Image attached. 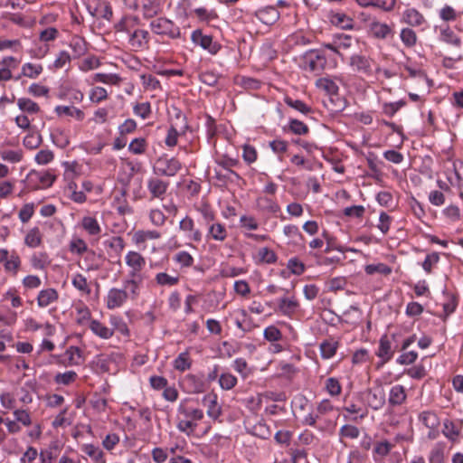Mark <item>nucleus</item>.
Wrapping results in <instances>:
<instances>
[{"label":"nucleus","instance_id":"1","mask_svg":"<svg viewBox=\"0 0 463 463\" xmlns=\"http://www.w3.org/2000/svg\"><path fill=\"white\" fill-rule=\"evenodd\" d=\"M125 263L128 268V278L122 284L128 288L133 298L139 296L141 285L145 279L143 269L146 261L145 257L136 250H128L125 255Z\"/></svg>","mask_w":463,"mask_h":463},{"label":"nucleus","instance_id":"2","mask_svg":"<svg viewBox=\"0 0 463 463\" xmlns=\"http://www.w3.org/2000/svg\"><path fill=\"white\" fill-rule=\"evenodd\" d=\"M204 417L203 411L189 400H183L177 407L176 428L186 436H193L197 429L198 422Z\"/></svg>","mask_w":463,"mask_h":463},{"label":"nucleus","instance_id":"3","mask_svg":"<svg viewBox=\"0 0 463 463\" xmlns=\"http://www.w3.org/2000/svg\"><path fill=\"white\" fill-rule=\"evenodd\" d=\"M33 393L24 387H17L0 393V404L4 414L16 411H29L27 406L33 402Z\"/></svg>","mask_w":463,"mask_h":463},{"label":"nucleus","instance_id":"4","mask_svg":"<svg viewBox=\"0 0 463 463\" xmlns=\"http://www.w3.org/2000/svg\"><path fill=\"white\" fill-rule=\"evenodd\" d=\"M337 61L335 58L327 57L323 50H309L301 58L300 67L307 72L320 75L326 68H335Z\"/></svg>","mask_w":463,"mask_h":463},{"label":"nucleus","instance_id":"5","mask_svg":"<svg viewBox=\"0 0 463 463\" xmlns=\"http://www.w3.org/2000/svg\"><path fill=\"white\" fill-rule=\"evenodd\" d=\"M334 405L328 399L320 401L314 411L308 413L302 420V424L316 428L319 431H326L334 426V421L326 418L334 411Z\"/></svg>","mask_w":463,"mask_h":463},{"label":"nucleus","instance_id":"6","mask_svg":"<svg viewBox=\"0 0 463 463\" xmlns=\"http://www.w3.org/2000/svg\"><path fill=\"white\" fill-rule=\"evenodd\" d=\"M404 79L410 80L411 87L420 93L429 94L433 87L432 80L429 79L425 71L407 65L404 67Z\"/></svg>","mask_w":463,"mask_h":463},{"label":"nucleus","instance_id":"7","mask_svg":"<svg viewBox=\"0 0 463 463\" xmlns=\"http://www.w3.org/2000/svg\"><path fill=\"white\" fill-rule=\"evenodd\" d=\"M285 295L276 299L275 312L289 319H295L300 311V302L294 293L283 289Z\"/></svg>","mask_w":463,"mask_h":463},{"label":"nucleus","instance_id":"8","mask_svg":"<svg viewBox=\"0 0 463 463\" xmlns=\"http://www.w3.org/2000/svg\"><path fill=\"white\" fill-rule=\"evenodd\" d=\"M22 267V259L14 250L0 249V273L16 277Z\"/></svg>","mask_w":463,"mask_h":463},{"label":"nucleus","instance_id":"9","mask_svg":"<svg viewBox=\"0 0 463 463\" xmlns=\"http://www.w3.org/2000/svg\"><path fill=\"white\" fill-rule=\"evenodd\" d=\"M182 169V163L176 157L164 155L156 159L153 172L158 176L174 177Z\"/></svg>","mask_w":463,"mask_h":463},{"label":"nucleus","instance_id":"10","mask_svg":"<svg viewBox=\"0 0 463 463\" xmlns=\"http://www.w3.org/2000/svg\"><path fill=\"white\" fill-rule=\"evenodd\" d=\"M151 31L158 35H165L171 39H178L181 37V30L173 21L158 17L151 21Z\"/></svg>","mask_w":463,"mask_h":463},{"label":"nucleus","instance_id":"11","mask_svg":"<svg viewBox=\"0 0 463 463\" xmlns=\"http://www.w3.org/2000/svg\"><path fill=\"white\" fill-rule=\"evenodd\" d=\"M129 298L132 299L137 298H133L128 288L123 285L122 288H111L109 289L106 297L104 298V302L108 309L113 310L122 307Z\"/></svg>","mask_w":463,"mask_h":463},{"label":"nucleus","instance_id":"12","mask_svg":"<svg viewBox=\"0 0 463 463\" xmlns=\"http://www.w3.org/2000/svg\"><path fill=\"white\" fill-rule=\"evenodd\" d=\"M14 419L4 418L3 424L5 425L9 434H17L22 431V427H30L33 423L30 411H14Z\"/></svg>","mask_w":463,"mask_h":463},{"label":"nucleus","instance_id":"13","mask_svg":"<svg viewBox=\"0 0 463 463\" xmlns=\"http://www.w3.org/2000/svg\"><path fill=\"white\" fill-rule=\"evenodd\" d=\"M400 23L406 24L408 27L421 29L428 24L424 14L413 6L404 8L400 16Z\"/></svg>","mask_w":463,"mask_h":463},{"label":"nucleus","instance_id":"14","mask_svg":"<svg viewBox=\"0 0 463 463\" xmlns=\"http://www.w3.org/2000/svg\"><path fill=\"white\" fill-rule=\"evenodd\" d=\"M55 179V175L50 171L32 170L27 175L28 184L30 187L34 190L51 187Z\"/></svg>","mask_w":463,"mask_h":463},{"label":"nucleus","instance_id":"15","mask_svg":"<svg viewBox=\"0 0 463 463\" xmlns=\"http://www.w3.org/2000/svg\"><path fill=\"white\" fill-rule=\"evenodd\" d=\"M84 362L82 350L77 346H69L62 354L56 356V363L64 367L80 365Z\"/></svg>","mask_w":463,"mask_h":463},{"label":"nucleus","instance_id":"16","mask_svg":"<svg viewBox=\"0 0 463 463\" xmlns=\"http://www.w3.org/2000/svg\"><path fill=\"white\" fill-rule=\"evenodd\" d=\"M191 41L212 55L217 54L222 49V45L218 42L213 41V36L203 34L201 29H196L192 32Z\"/></svg>","mask_w":463,"mask_h":463},{"label":"nucleus","instance_id":"17","mask_svg":"<svg viewBox=\"0 0 463 463\" xmlns=\"http://www.w3.org/2000/svg\"><path fill=\"white\" fill-rule=\"evenodd\" d=\"M79 226L86 232L93 243H97L101 238L102 228L95 216H83L79 222Z\"/></svg>","mask_w":463,"mask_h":463},{"label":"nucleus","instance_id":"18","mask_svg":"<svg viewBox=\"0 0 463 463\" xmlns=\"http://www.w3.org/2000/svg\"><path fill=\"white\" fill-rule=\"evenodd\" d=\"M170 186V182L162 179L160 176H150L146 180V189L150 194V199L164 200L167 190Z\"/></svg>","mask_w":463,"mask_h":463},{"label":"nucleus","instance_id":"19","mask_svg":"<svg viewBox=\"0 0 463 463\" xmlns=\"http://www.w3.org/2000/svg\"><path fill=\"white\" fill-rule=\"evenodd\" d=\"M463 420H443L442 434L451 443H458L462 438Z\"/></svg>","mask_w":463,"mask_h":463},{"label":"nucleus","instance_id":"20","mask_svg":"<svg viewBox=\"0 0 463 463\" xmlns=\"http://www.w3.org/2000/svg\"><path fill=\"white\" fill-rule=\"evenodd\" d=\"M368 33L377 40H386L394 36V25L373 20L369 24Z\"/></svg>","mask_w":463,"mask_h":463},{"label":"nucleus","instance_id":"21","mask_svg":"<svg viewBox=\"0 0 463 463\" xmlns=\"http://www.w3.org/2000/svg\"><path fill=\"white\" fill-rule=\"evenodd\" d=\"M395 334L391 335V336L383 335L379 340L375 354L382 360L383 364L390 362L394 355L395 348L392 346V341H395Z\"/></svg>","mask_w":463,"mask_h":463},{"label":"nucleus","instance_id":"22","mask_svg":"<svg viewBox=\"0 0 463 463\" xmlns=\"http://www.w3.org/2000/svg\"><path fill=\"white\" fill-rule=\"evenodd\" d=\"M365 402L373 411L381 410L385 402V392L382 386L368 388L365 392Z\"/></svg>","mask_w":463,"mask_h":463},{"label":"nucleus","instance_id":"23","mask_svg":"<svg viewBox=\"0 0 463 463\" xmlns=\"http://www.w3.org/2000/svg\"><path fill=\"white\" fill-rule=\"evenodd\" d=\"M178 228L190 241L200 242L203 239L202 232L195 227L194 219L189 215L179 222Z\"/></svg>","mask_w":463,"mask_h":463},{"label":"nucleus","instance_id":"24","mask_svg":"<svg viewBox=\"0 0 463 463\" xmlns=\"http://www.w3.org/2000/svg\"><path fill=\"white\" fill-rule=\"evenodd\" d=\"M253 16L264 25L271 26L279 21L280 14L275 6L267 5L256 10Z\"/></svg>","mask_w":463,"mask_h":463},{"label":"nucleus","instance_id":"25","mask_svg":"<svg viewBox=\"0 0 463 463\" xmlns=\"http://www.w3.org/2000/svg\"><path fill=\"white\" fill-rule=\"evenodd\" d=\"M372 60L364 55L353 54L349 59V65L357 73L365 76L373 75Z\"/></svg>","mask_w":463,"mask_h":463},{"label":"nucleus","instance_id":"26","mask_svg":"<svg viewBox=\"0 0 463 463\" xmlns=\"http://www.w3.org/2000/svg\"><path fill=\"white\" fill-rule=\"evenodd\" d=\"M206 240L223 242L228 238V230L224 223L215 221L206 226Z\"/></svg>","mask_w":463,"mask_h":463},{"label":"nucleus","instance_id":"27","mask_svg":"<svg viewBox=\"0 0 463 463\" xmlns=\"http://www.w3.org/2000/svg\"><path fill=\"white\" fill-rule=\"evenodd\" d=\"M336 81H342L341 76H326L318 78L315 85L317 89L325 91L328 95H337L339 92V87Z\"/></svg>","mask_w":463,"mask_h":463},{"label":"nucleus","instance_id":"28","mask_svg":"<svg viewBox=\"0 0 463 463\" xmlns=\"http://www.w3.org/2000/svg\"><path fill=\"white\" fill-rule=\"evenodd\" d=\"M69 250L72 254L79 256L86 254V260H89V257H91L92 259L97 257V253L93 250L89 249L87 242L79 237H74L71 239L69 244Z\"/></svg>","mask_w":463,"mask_h":463},{"label":"nucleus","instance_id":"29","mask_svg":"<svg viewBox=\"0 0 463 463\" xmlns=\"http://www.w3.org/2000/svg\"><path fill=\"white\" fill-rule=\"evenodd\" d=\"M340 340L335 337H328L324 339L319 344L321 358L324 360H329L333 358L336 354L337 350L340 347Z\"/></svg>","mask_w":463,"mask_h":463},{"label":"nucleus","instance_id":"30","mask_svg":"<svg viewBox=\"0 0 463 463\" xmlns=\"http://www.w3.org/2000/svg\"><path fill=\"white\" fill-rule=\"evenodd\" d=\"M395 447L394 443L390 442L387 439L376 440L373 448V459L374 462H382Z\"/></svg>","mask_w":463,"mask_h":463},{"label":"nucleus","instance_id":"31","mask_svg":"<svg viewBox=\"0 0 463 463\" xmlns=\"http://www.w3.org/2000/svg\"><path fill=\"white\" fill-rule=\"evenodd\" d=\"M184 388L190 393H200L205 389V383L203 379L195 374H186L182 382Z\"/></svg>","mask_w":463,"mask_h":463},{"label":"nucleus","instance_id":"32","mask_svg":"<svg viewBox=\"0 0 463 463\" xmlns=\"http://www.w3.org/2000/svg\"><path fill=\"white\" fill-rule=\"evenodd\" d=\"M133 51L137 52L148 47L149 33L146 30H135L128 41Z\"/></svg>","mask_w":463,"mask_h":463},{"label":"nucleus","instance_id":"33","mask_svg":"<svg viewBox=\"0 0 463 463\" xmlns=\"http://www.w3.org/2000/svg\"><path fill=\"white\" fill-rule=\"evenodd\" d=\"M203 404L207 409V415L213 420H217L222 414L221 406L218 404V396L214 392H209L203 398Z\"/></svg>","mask_w":463,"mask_h":463},{"label":"nucleus","instance_id":"34","mask_svg":"<svg viewBox=\"0 0 463 463\" xmlns=\"http://www.w3.org/2000/svg\"><path fill=\"white\" fill-rule=\"evenodd\" d=\"M407 400L406 388L402 384L393 385L389 392L388 403L391 407L401 406Z\"/></svg>","mask_w":463,"mask_h":463},{"label":"nucleus","instance_id":"35","mask_svg":"<svg viewBox=\"0 0 463 463\" xmlns=\"http://www.w3.org/2000/svg\"><path fill=\"white\" fill-rule=\"evenodd\" d=\"M58 299L59 293L52 288H47L40 290L36 298L37 305L41 308L47 307L48 306L57 302Z\"/></svg>","mask_w":463,"mask_h":463},{"label":"nucleus","instance_id":"36","mask_svg":"<svg viewBox=\"0 0 463 463\" xmlns=\"http://www.w3.org/2000/svg\"><path fill=\"white\" fill-rule=\"evenodd\" d=\"M439 39L440 42L457 48L462 44L461 38L449 25L439 27Z\"/></svg>","mask_w":463,"mask_h":463},{"label":"nucleus","instance_id":"37","mask_svg":"<svg viewBox=\"0 0 463 463\" xmlns=\"http://www.w3.org/2000/svg\"><path fill=\"white\" fill-rule=\"evenodd\" d=\"M361 7H373L384 12H391L393 10L396 0H354Z\"/></svg>","mask_w":463,"mask_h":463},{"label":"nucleus","instance_id":"38","mask_svg":"<svg viewBox=\"0 0 463 463\" xmlns=\"http://www.w3.org/2000/svg\"><path fill=\"white\" fill-rule=\"evenodd\" d=\"M43 66L41 63L25 62L21 68V73L15 77L14 80H18L22 77L35 80L43 73Z\"/></svg>","mask_w":463,"mask_h":463},{"label":"nucleus","instance_id":"39","mask_svg":"<svg viewBox=\"0 0 463 463\" xmlns=\"http://www.w3.org/2000/svg\"><path fill=\"white\" fill-rule=\"evenodd\" d=\"M29 261L31 267L35 270H45L51 264L49 255L45 251L33 252Z\"/></svg>","mask_w":463,"mask_h":463},{"label":"nucleus","instance_id":"40","mask_svg":"<svg viewBox=\"0 0 463 463\" xmlns=\"http://www.w3.org/2000/svg\"><path fill=\"white\" fill-rule=\"evenodd\" d=\"M89 328L96 336L101 339L108 340L113 336V329H110L98 319L90 320Z\"/></svg>","mask_w":463,"mask_h":463},{"label":"nucleus","instance_id":"41","mask_svg":"<svg viewBox=\"0 0 463 463\" xmlns=\"http://www.w3.org/2000/svg\"><path fill=\"white\" fill-rule=\"evenodd\" d=\"M330 23L341 29H353L354 28V20L349 15L340 13V12H333L329 14Z\"/></svg>","mask_w":463,"mask_h":463},{"label":"nucleus","instance_id":"42","mask_svg":"<svg viewBox=\"0 0 463 463\" xmlns=\"http://www.w3.org/2000/svg\"><path fill=\"white\" fill-rule=\"evenodd\" d=\"M253 259L258 264H274L278 257L273 250L268 247H262L258 250Z\"/></svg>","mask_w":463,"mask_h":463},{"label":"nucleus","instance_id":"43","mask_svg":"<svg viewBox=\"0 0 463 463\" xmlns=\"http://www.w3.org/2000/svg\"><path fill=\"white\" fill-rule=\"evenodd\" d=\"M257 205L258 207L269 213H277L280 211V206L274 197H270L268 195L260 196L257 198Z\"/></svg>","mask_w":463,"mask_h":463},{"label":"nucleus","instance_id":"44","mask_svg":"<svg viewBox=\"0 0 463 463\" xmlns=\"http://www.w3.org/2000/svg\"><path fill=\"white\" fill-rule=\"evenodd\" d=\"M54 112L59 117L65 115L74 118L78 121H82L85 118V113L83 110L73 106L58 105L55 107Z\"/></svg>","mask_w":463,"mask_h":463},{"label":"nucleus","instance_id":"45","mask_svg":"<svg viewBox=\"0 0 463 463\" xmlns=\"http://www.w3.org/2000/svg\"><path fill=\"white\" fill-rule=\"evenodd\" d=\"M18 109L25 115H34L41 111L40 106L29 98H19L16 99Z\"/></svg>","mask_w":463,"mask_h":463},{"label":"nucleus","instance_id":"46","mask_svg":"<svg viewBox=\"0 0 463 463\" xmlns=\"http://www.w3.org/2000/svg\"><path fill=\"white\" fill-rule=\"evenodd\" d=\"M419 420L427 429H438L439 426V418L433 411H423L419 414Z\"/></svg>","mask_w":463,"mask_h":463},{"label":"nucleus","instance_id":"47","mask_svg":"<svg viewBox=\"0 0 463 463\" xmlns=\"http://www.w3.org/2000/svg\"><path fill=\"white\" fill-rule=\"evenodd\" d=\"M191 15L196 17L200 22L203 23H209L218 18V14L215 9H209L203 6L192 10Z\"/></svg>","mask_w":463,"mask_h":463},{"label":"nucleus","instance_id":"48","mask_svg":"<svg viewBox=\"0 0 463 463\" xmlns=\"http://www.w3.org/2000/svg\"><path fill=\"white\" fill-rule=\"evenodd\" d=\"M180 281L179 276L171 275L167 272H157L154 278V282L159 287H174Z\"/></svg>","mask_w":463,"mask_h":463},{"label":"nucleus","instance_id":"49","mask_svg":"<svg viewBox=\"0 0 463 463\" xmlns=\"http://www.w3.org/2000/svg\"><path fill=\"white\" fill-rule=\"evenodd\" d=\"M109 321L111 326L110 329H113V334L117 331L123 336H129L128 326L122 317L119 315H110Z\"/></svg>","mask_w":463,"mask_h":463},{"label":"nucleus","instance_id":"50","mask_svg":"<svg viewBox=\"0 0 463 463\" xmlns=\"http://www.w3.org/2000/svg\"><path fill=\"white\" fill-rule=\"evenodd\" d=\"M81 451L88 455L95 463H105V455L103 451L93 444H83Z\"/></svg>","mask_w":463,"mask_h":463},{"label":"nucleus","instance_id":"51","mask_svg":"<svg viewBox=\"0 0 463 463\" xmlns=\"http://www.w3.org/2000/svg\"><path fill=\"white\" fill-rule=\"evenodd\" d=\"M400 39L406 48H413L418 42L416 32L411 27H403L400 32Z\"/></svg>","mask_w":463,"mask_h":463},{"label":"nucleus","instance_id":"52","mask_svg":"<svg viewBox=\"0 0 463 463\" xmlns=\"http://www.w3.org/2000/svg\"><path fill=\"white\" fill-rule=\"evenodd\" d=\"M43 243V235L38 227H33L30 229L25 237L24 244L29 248H37Z\"/></svg>","mask_w":463,"mask_h":463},{"label":"nucleus","instance_id":"53","mask_svg":"<svg viewBox=\"0 0 463 463\" xmlns=\"http://www.w3.org/2000/svg\"><path fill=\"white\" fill-rule=\"evenodd\" d=\"M52 142L61 148H65L70 145V137L67 130L57 128L51 133Z\"/></svg>","mask_w":463,"mask_h":463},{"label":"nucleus","instance_id":"54","mask_svg":"<svg viewBox=\"0 0 463 463\" xmlns=\"http://www.w3.org/2000/svg\"><path fill=\"white\" fill-rule=\"evenodd\" d=\"M42 142V135L34 129L29 130L28 134L23 139V145L30 150L38 148Z\"/></svg>","mask_w":463,"mask_h":463},{"label":"nucleus","instance_id":"55","mask_svg":"<svg viewBox=\"0 0 463 463\" xmlns=\"http://www.w3.org/2000/svg\"><path fill=\"white\" fill-rule=\"evenodd\" d=\"M148 147L147 140L145 137H136L131 140V142L128 145V151L129 153L140 156L144 155Z\"/></svg>","mask_w":463,"mask_h":463},{"label":"nucleus","instance_id":"56","mask_svg":"<svg viewBox=\"0 0 463 463\" xmlns=\"http://www.w3.org/2000/svg\"><path fill=\"white\" fill-rule=\"evenodd\" d=\"M72 286L80 291L83 295H90L91 292L89 282L84 275L81 273H76L71 279Z\"/></svg>","mask_w":463,"mask_h":463},{"label":"nucleus","instance_id":"57","mask_svg":"<svg viewBox=\"0 0 463 463\" xmlns=\"http://www.w3.org/2000/svg\"><path fill=\"white\" fill-rule=\"evenodd\" d=\"M250 433L253 436L260 438L262 439H268L270 438L272 432L270 428L263 420H259L250 429Z\"/></svg>","mask_w":463,"mask_h":463},{"label":"nucleus","instance_id":"58","mask_svg":"<svg viewBox=\"0 0 463 463\" xmlns=\"http://www.w3.org/2000/svg\"><path fill=\"white\" fill-rule=\"evenodd\" d=\"M334 37L335 47H337L338 52L341 50H348L356 43V40L353 36L345 33H337L335 34Z\"/></svg>","mask_w":463,"mask_h":463},{"label":"nucleus","instance_id":"59","mask_svg":"<svg viewBox=\"0 0 463 463\" xmlns=\"http://www.w3.org/2000/svg\"><path fill=\"white\" fill-rule=\"evenodd\" d=\"M0 158L11 164H16L23 160L24 153L21 149L11 150V149H1Z\"/></svg>","mask_w":463,"mask_h":463},{"label":"nucleus","instance_id":"60","mask_svg":"<svg viewBox=\"0 0 463 463\" xmlns=\"http://www.w3.org/2000/svg\"><path fill=\"white\" fill-rule=\"evenodd\" d=\"M141 84L145 90H162L161 83L157 78L152 74H141L140 76Z\"/></svg>","mask_w":463,"mask_h":463},{"label":"nucleus","instance_id":"61","mask_svg":"<svg viewBox=\"0 0 463 463\" xmlns=\"http://www.w3.org/2000/svg\"><path fill=\"white\" fill-rule=\"evenodd\" d=\"M338 435L340 442L343 443L344 439H357L360 435V430L354 425L345 424L339 429Z\"/></svg>","mask_w":463,"mask_h":463},{"label":"nucleus","instance_id":"62","mask_svg":"<svg viewBox=\"0 0 463 463\" xmlns=\"http://www.w3.org/2000/svg\"><path fill=\"white\" fill-rule=\"evenodd\" d=\"M106 248L111 249L116 255L119 256L126 247V242L121 236H113L103 242Z\"/></svg>","mask_w":463,"mask_h":463},{"label":"nucleus","instance_id":"63","mask_svg":"<svg viewBox=\"0 0 463 463\" xmlns=\"http://www.w3.org/2000/svg\"><path fill=\"white\" fill-rule=\"evenodd\" d=\"M438 14L439 19L446 23L455 22L459 17V13L449 5H444Z\"/></svg>","mask_w":463,"mask_h":463},{"label":"nucleus","instance_id":"64","mask_svg":"<svg viewBox=\"0 0 463 463\" xmlns=\"http://www.w3.org/2000/svg\"><path fill=\"white\" fill-rule=\"evenodd\" d=\"M70 47L73 51L74 57L79 58L87 52V43L82 37L74 36L70 42Z\"/></svg>","mask_w":463,"mask_h":463}]
</instances>
